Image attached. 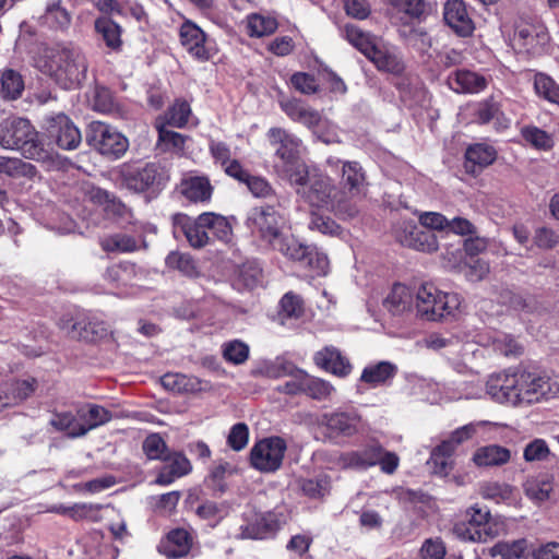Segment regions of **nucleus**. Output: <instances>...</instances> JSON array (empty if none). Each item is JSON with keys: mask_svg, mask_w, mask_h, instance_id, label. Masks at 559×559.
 <instances>
[{"mask_svg": "<svg viewBox=\"0 0 559 559\" xmlns=\"http://www.w3.org/2000/svg\"><path fill=\"white\" fill-rule=\"evenodd\" d=\"M486 391L500 404L525 407L559 395V382L545 374L518 370L491 376Z\"/></svg>", "mask_w": 559, "mask_h": 559, "instance_id": "obj_1", "label": "nucleus"}, {"mask_svg": "<svg viewBox=\"0 0 559 559\" xmlns=\"http://www.w3.org/2000/svg\"><path fill=\"white\" fill-rule=\"evenodd\" d=\"M290 185L296 193L310 206L334 212L341 217H354L358 210L353 204H344L341 193L333 180L316 169L299 168L290 175Z\"/></svg>", "mask_w": 559, "mask_h": 559, "instance_id": "obj_2", "label": "nucleus"}, {"mask_svg": "<svg viewBox=\"0 0 559 559\" xmlns=\"http://www.w3.org/2000/svg\"><path fill=\"white\" fill-rule=\"evenodd\" d=\"M37 68L64 90L79 87L86 79L87 61L75 48H49L36 61Z\"/></svg>", "mask_w": 559, "mask_h": 559, "instance_id": "obj_3", "label": "nucleus"}, {"mask_svg": "<svg viewBox=\"0 0 559 559\" xmlns=\"http://www.w3.org/2000/svg\"><path fill=\"white\" fill-rule=\"evenodd\" d=\"M247 226L253 235L282 254L289 249L296 238L285 231L286 221L273 205L251 209L247 216Z\"/></svg>", "mask_w": 559, "mask_h": 559, "instance_id": "obj_4", "label": "nucleus"}, {"mask_svg": "<svg viewBox=\"0 0 559 559\" xmlns=\"http://www.w3.org/2000/svg\"><path fill=\"white\" fill-rule=\"evenodd\" d=\"M0 145L16 150L29 159L46 162L50 154L38 141V134L27 119L16 118L0 124Z\"/></svg>", "mask_w": 559, "mask_h": 559, "instance_id": "obj_5", "label": "nucleus"}, {"mask_svg": "<svg viewBox=\"0 0 559 559\" xmlns=\"http://www.w3.org/2000/svg\"><path fill=\"white\" fill-rule=\"evenodd\" d=\"M456 293H445L430 283L423 284L416 293V310L420 318L437 321L454 317L461 307Z\"/></svg>", "mask_w": 559, "mask_h": 559, "instance_id": "obj_6", "label": "nucleus"}, {"mask_svg": "<svg viewBox=\"0 0 559 559\" xmlns=\"http://www.w3.org/2000/svg\"><path fill=\"white\" fill-rule=\"evenodd\" d=\"M280 107L289 119L312 130L324 143L338 142L335 124L302 100L283 98L280 100Z\"/></svg>", "mask_w": 559, "mask_h": 559, "instance_id": "obj_7", "label": "nucleus"}, {"mask_svg": "<svg viewBox=\"0 0 559 559\" xmlns=\"http://www.w3.org/2000/svg\"><path fill=\"white\" fill-rule=\"evenodd\" d=\"M267 139L275 148L276 171L290 181V175L299 168H307L300 160L301 141L293 133L283 128H271L267 131Z\"/></svg>", "mask_w": 559, "mask_h": 559, "instance_id": "obj_8", "label": "nucleus"}, {"mask_svg": "<svg viewBox=\"0 0 559 559\" xmlns=\"http://www.w3.org/2000/svg\"><path fill=\"white\" fill-rule=\"evenodd\" d=\"M452 532L459 539L473 543H486L496 535L489 510L477 506L466 510L465 519L457 521Z\"/></svg>", "mask_w": 559, "mask_h": 559, "instance_id": "obj_9", "label": "nucleus"}, {"mask_svg": "<svg viewBox=\"0 0 559 559\" xmlns=\"http://www.w3.org/2000/svg\"><path fill=\"white\" fill-rule=\"evenodd\" d=\"M87 142L102 155L119 158L129 146L127 138L111 126L93 121L90 124Z\"/></svg>", "mask_w": 559, "mask_h": 559, "instance_id": "obj_10", "label": "nucleus"}, {"mask_svg": "<svg viewBox=\"0 0 559 559\" xmlns=\"http://www.w3.org/2000/svg\"><path fill=\"white\" fill-rule=\"evenodd\" d=\"M328 164L335 170H340L338 191L344 193V204H352L349 199L364 195L367 190V177L358 162L329 158Z\"/></svg>", "mask_w": 559, "mask_h": 559, "instance_id": "obj_11", "label": "nucleus"}, {"mask_svg": "<svg viewBox=\"0 0 559 559\" xmlns=\"http://www.w3.org/2000/svg\"><path fill=\"white\" fill-rule=\"evenodd\" d=\"M287 449L284 439L280 437L264 438L254 443L250 451L251 465L262 473H273L283 463Z\"/></svg>", "mask_w": 559, "mask_h": 559, "instance_id": "obj_12", "label": "nucleus"}, {"mask_svg": "<svg viewBox=\"0 0 559 559\" xmlns=\"http://www.w3.org/2000/svg\"><path fill=\"white\" fill-rule=\"evenodd\" d=\"M46 134L62 150H75L82 141L79 128L63 114L47 119Z\"/></svg>", "mask_w": 559, "mask_h": 559, "instance_id": "obj_13", "label": "nucleus"}, {"mask_svg": "<svg viewBox=\"0 0 559 559\" xmlns=\"http://www.w3.org/2000/svg\"><path fill=\"white\" fill-rule=\"evenodd\" d=\"M319 424L334 437H353L364 428L362 418L355 409L325 413Z\"/></svg>", "mask_w": 559, "mask_h": 559, "instance_id": "obj_14", "label": "nucleus"}, {"mask_svg": "<svg viewBox=\"0 0 559 559\" xmlns=\"http://www.w3.org/2000/svg\"><path fill=\"white\" fill-rule=\"evenodd\" d=\"M396 239L406 247L418 251L433 252L438 250V240L431 230L417 226L412 221H403L394 230Z\"/></svg>", "mask_w": 559, "mask_h": 559, "instance_id": "obj_15", "label": "nucleus"}, {"mask_svg": "<svg viewBox=\"0 0 559 559\" xmlns=\"http://www.w3.org/2000/svg\"><path fill=\"white\" fill-rule=\"evenodd\" d=\"M382 445L379 442H372L362 450L335 453L330 463L333 468H355L367 469L376 466Z\"/></svg>", "mask_w": 559, "mask_h": 559, "instance_id": "obj_16", "label": "nucleus"}, {"mask_svg": "<svg viewBox=\"0 0 559 559\" xmlns=\"http://www.w3.org/2000/svg\"><path fill=\"white\" fill-rule=\"evenodd\" d=\"M283 255L292 261L301 263L319 276L325 275L329 269L326 254L314 246L300 243L297 238L294 239V243H290L289 249Z\"/></svg>", "mask_w": 559, "mask_h": 559, "instance_id": "obj_17", "label": "nucleus"}, {"mask_svg": "<svg viewBox=\"0 0 559 559\" xmlns=\"http://www.w3.org/2000/svg\"><path fill=\"white\" fill-rule=\"evenodd\" d=\"M179 36L182 47L192 58L204 62L213 56L205 33L195 23L185 21L180 26Z\"/></svg>", "mask_w": 559, "mask_h": 559, "instance_id": "obj_18", "label": "nucleus"}, {"mask_svg": "<svg viewBox=\"0 0 559 559\" xmlns=\"http://www.w3.org/2000/svg\"><path fill=\"white\" fill-rule=\"evenodd\" d=\"M313 362L317 367L337 378H346L353 371L349 358L337 347L328 345L316 352Z\"/></svg>", "mask_w": 559, "mask_h": 559, "instance_id": "obj_19", "label": "nucleus"}, {"mask_svg": "<svg viewBox=\"0 0 559 559\" xmlns=\"http://www.w3.org/2000/svg\"><path fill=\"white\" fill-rule=\"evenodd\" d=\"M247 523L240 526V537L263 539L281 527V520L274 512H253L246 518Z\"/></svg>", "mask_w": 559, "mask_h": 559, "instance_id": "obj_20", "label": "nucleus"}, {"mask_svg": "<svg viewBox=\"0 0 559 559\" xmlns=\"http://www.w3.org/2000/svg\"><path fill=\"white\" fill-rule=\"evenodd\" d=\"M175 233H182L193 248H202L211 241L205 221H201V214L192 218L186 214L174 216Z\"/></svg>", "mask_w": 559, "mask_h": 559, "instance_id": "obj_21", "label": "nucleus"}, {"mask_svg": "<svg viewBox=\"0 0 559 559\" xmlns=\"http://www.w3.org/2000/svg\"><path fill=\"white\" fill-rule=\"evenodd\" d=\"M179 190L188 201L207 204L212 199L214 187L207 176L191 171L182 177Z\"/></svg>", "mask_w": 559, "mask_h": 559, "instance_id": "obj_22", "label": "nucleus"}, {"mask_svg": "<svg viewBox=\"0 0 559 559\" xmlns=\"http://www.w3.org/2000/svg\"><path fill=\"white\" fill-rule=\"evenodd\" d=\"M158 176L155 164H146L143 167L126 166L121 169V185L134 192H143L152 187Z\"/></svg>", "mask_w": 559, "mask_h": 559, "instance_id": "obj_23", "label": "nucleus"}, {"mask_svg": "<svg viewBox=\"0 0 559 559\" xmlns=\"http://www.w3.org/2000/svg\"><path fill=\"white\" fill-rule=\"evenodd\" d=\"M443 17L449 27L459 36H469L474 31L473 20L462 0H448L443 8Z\"/></svg>", "mask_w": 559, "mask_h": 559, "instance_id": "obj_24", "label": "nucleus"}, {"mask_svg": "<svg viewBox=\"0 0 559 559\" xmlns=\"http://www.w3.org/2000/svg\"><path fill=\"white\" fill-rule=\"evenodd\" d=\"M37 382L34 378L16 380L0 388V411L21 404L36 390Z\"/></svg>", "mask_w": 559, "mask_h": 559, "instance_id": "obj_25", "label": "nucleus"}, {"mask_svg": "<svg viewBox=\"0 0 559 559\" xmlns=\"http://www.w3.org/2000/svg\"><path fill=\"white\" fill-rule=\"evenodd\" d=\"M525 496L535 504L556 501V490L552 477L546 475L533 476L523 484Z\"/></svg>", "mask_w": 559, "mask_h": 559, "instance_id": "obj_26", "label": "nucleus"}, {"mask_svg": "<svg viewBox=\"0 0 559 559\" xmlns=\"http://www.w3.org/2000/svg\"><path fill=\"white\" fill-rule=\"evenodd\" d=\"M497 158L496 148L487 143L469 145L465 152V169L467 173L477 174L491 165Z\"/></svg>", "mask_w": 559, "mask_h": 559, "instance_id": "obj_27", "label": "nucleus"}, {"mask_svg": "<svg viewBox=\"0 0 559 559\" xmlns=\"http://www.w3.org/2000/svg\"><path fill=\"white\" fill-rule=\"evenodd\" d=\"M448 85L455 93L475 94L486 88L487 81L476 72L461 69L448 76Z\"/></svg>", "mask_w": 559, "mask_h": 559, "instance_id": "obj_28", "label": "nucleus"}, {"mask_svg": "<svg viewBox=\"0 0 559 559\" xmlns=\"http://www.w3.org/2000/svg\"><path fill=\"white\" fill-rule=\"evenodd\" d=\"M193 537L185 528L170 531L159 545V551L168 558H180L186 556L192 547Z\"/></svg>", "mask_w": 559, "mask_h": 559, "instance_id": "obj_29", "label": "nucleus"}, {"mask_svg": "<svg viewBox=\"0 0 559 559\" xmlns=\"http://www.w3.org/2000/svg\"><path fill=\"white\" fill-rule=\"evenodd\" d=\"M168 124L162 122V119H157L155 122V128L158 132L157 139V148L164 153H171L177 156L185 155L186 142L189 139L188 136L169 130L167 128Z\"/></svg>", "mask_w": 559, "mask_h": 559, "instance_id": "obj_30", "label": "nucleus"}, {"mask_svg": "<svg viewBox=\"0 0 559 559\" xmlns=\"http://www.w3.org/2000/svg\"><path fill=\"white\" fill-rule=\"evenodd\" d=\"M165 464L156 478V484L167 486L176 478L187 475L191 471L190 461L181 453L166 455Z\"/></svg>", "mask_w": 559, "mask_h": 559, "instance_id": "obj_31", "label": "nucleus"}, {"mask_svg": "<svg viewBox=\"0 0 559 559\" xmlns=\"http://www.w3.org/2000/svg\"><path fill=\"white\" fill-rule=\"evenodd\" d=\"M69 334L73 338L96 342L108 334V328L103 321L84 317L72 324Z\"/></svg>", "mask_w": 559, "mask_h": 559, "instance_id": "obj_32", "label": "nucleus"}, {"mask_svg": "<svg viewBox=\"0 0 559 559\" xmlns=\"http://www.w3.org/2000/svg\"><path fill=\"white\" fill-rule=\"evenodd\" d=\"M76 415L81 420L82 428L79 429V433L84 436L99 426H103L111 420V413L97 404H86L76 411Z\"/></svg>", "mask_w": 559, "mask_h": 559, "instance_id": "obj_33", "label": "nucleus"}, {"mask_svg": "<svg viewBox=\"0 0 559 559\" xmlns=\"http://www.w3.org/2000/svg\"><path fill=\"white\" fill-rule=\"evenodd\" d=\"M397 373L396 365L390 361H379L366 366L360 374V381L377 388L390 382Z\"/></svg>", "mask_w": 559, "mask_h": 559, "instance_id": "obj_34", "label": "nucleus"}, {"mask_svg": "<svg viewBox=\"0 0 559 559\" xmlns=\"http://www.w3.org/2000/svg\"><path fill=\"white\" fill-rule=\"evenodd\" d=\"M95 32L100 36L107 49L119 52L122 49V28L108 16L95 20Z\"/></svg>", "mask_w": 559, "mask_h": 559, "instance_id": "obj_35", "label": "nucleus"}, {"mask_svg": "<svg viewBox=\"0 0 559 559\" xmlns=\"http://www.w3.org/2000/svg\"><path fill=\"white\" fill-rule=\"evenodd\" d=\"M162 385L175 393H197L204 389L199 378L183 373L168 372L160 378Z\"/></svg>", "mask_w": 559, "mask_h": 559, "instance_id": "obj_36", "label": "nucleus"}, {"mask_svg": "<svg viewBox=\"0 0 559 559\" xmlns=\"http://www.w3.org/2000/svg\"><path fill=\"white\" fill-rule=\"evenodd\" d=\"M392 16L403 23L420 20L427 9L426 0H388Z\"/></svg>", "mask_w": 559, "mask_h": 559, "instance_id": "obj_37", "label": "nucleus"}, {"mask_svg": "<svg viewBox=\"0 0 559 559\" xmlns=\"http://www.w3.org/2000/svg\"><path fill=\"white\" fill-rule=\"evenodd\" d=\"M413 293L404 284L396 283L383 300V307L392 314H402L411 310L413 305Z\"/></svg>", "mask_w": 559, "mask_h": 559, "instance_id": "obj_38", "label": "nucleus"}, {"mask_svg": "<svg viewBox=\"0 0 559 559\" xmlns=\"http://www.w3.org/2000/svg\"><path fill=\"white\" fill-rule=\"evenodd\" d=\"M546 39L547 36L545 33L530 24L519 25L513 36L514 46L527 52H534Z\"/></svg>", "mask_w": 559, "mask_h": 559, "instance_id": "obj_39", "label": "nucleus"}, {"mask_svg": "<svg viewBox=\"0 0 559 559\" xmlns=\"http://www.w3.org/2000/svg\"><path fill=\"white\" fill-rule=\"evenodd\" d=\"M99 245L106 252L129 253L139 249V239L126 233H115L102 237Z\"/></svg>", "mask_w": 559, "mask_h": 559, "instance_id": "obj_40", "label": "nucleus"}, {"mask_svg": "<svg viewBox=\"0 0 559 559\" xmlns=\"http://www.w3.org/2000/svg\"><path fill=\"white\" fill-rule=\"evenodd\" d=\"M246 33L250 37H264L272 35L278 27L275 17L261 13H251L245 20Z\"/></svg>", "mask_w": 559, "mask_h": 559, "instance_id": "obj_41", "label": "nucleus"}, {"mask_svg": "<svg viewBox=\"0 0 559 559\" xmlns=\"http://www.w3.org/2000/svg\"><path fill=\"white\" fill-rule=\"evenodd\" d=\"M342 34L350 45L366 57L373 51L374 46L379 41L376 37L371 36V34L364 32L354 24H346L342 29Z\"/></svg>", "mask_w": 559, "mask_h": 559, "instance_id": "obj_42", "label": "nucleus"}, {"mask_svg": "<svg viewBox=\"0 0 559 559\" xmlns=\"http://www.w3.org/2000/svg\"><path fill=\"white\" fill-rule=\"evenodd\" d=\"M367 58L381 71L400 73L403 70V64L400 59L379 41Z\"/></svg>", "mask_w": 559, "mask_h": 559, "instance_id": "obj_43", "label": "nucleus"}, {"mask_svg": "<svg viewBox=\"0 0 559 559\" xmlns=\"http://www.w3.org/2000/svg\"><path fill=\"white\" fill-rule=\"evenodd\" d=\"M520 133L523 140L535 150L548 152L552 150L555 145L552 134L536 126H524Z\"/></svg>", "mask_w": 559, "mask_h": 559, "instance_id": "obj_44", "label": "nucleus"}, {"mask_svg": "<svg viewBox=\"0 0 559 559\" xmlns=\"http://www.w3.org/2000/svg\"><path fill=\"white\" fill-rule=\"evenodd\" d=\"M473 460L478 466L502 465L510 460V451L500 445H488L477 450Z\"/></svg>", "mask_w": 559, "mask_h": 559, "instance_id": "obj_45", "label": "nucleus"}, {"mask_svg": "<svg viewBox=\"0 0 559 559\" xmlns=\"http://www.w3.org/2000/svg\"><path fill=\"white\" fill-rule=\"evenodd\" d=\"M201 221H205L211 239L216 238L224 242L230 240L233 230L226 217L213 212H205L201 214Z\"/></svg>", "mask_w": 559, "mask_h": 559, "instance_id": "obj_46", "label": "nucleus"}, {"mask_svg": "<svg viewBox=\"0 0 559 559\" xmlns=\"http://www.w3.org/2000/svg\"><path fill=\"white\" fill-rule=\"evenodd\" d=\"M534 91L538 97L559 106V85L549 75L542 72L536 73Z\"/></svg>", "mask_w": 559, "mask_h": 559, "instance_id": "obj_47", "label": "nucleus"}, {"mask_svg": "<svg viewBox=\"0 0 559 559\" xmlns=\"http://www.w3.org/2000/svg\"><path fill=\"white\" fill-rule=\"evenodd\" d=\"M191 116V107L190 104L183 99H177L175 103L168 108L162 122L165 124L175 127V128H183Z\"/></svg>", "mask_w": 559, "mask_h": 559, "instance_id": "obj_48", "label": "nucleus"}, {"mask_svg": "<svg viewBox=\"0 0 559 559\" xmlns=\"http://www.w3.org/2000/svg\"><path fill=\"white\" fill-rule=\"evenodd\" d=\"M41 20L50 28L64 29L69 26L71 17L68 11L61 7L60 1H53L47 5Z\"/></svg>", "mask_w": 559, "mask_h": 559, "instance_id": "obj_49", "label": "nucleus"}, {"mask_svg": "<svg viewBox=\"0 0 559 559\" xmlns=\"http://www.w3.org/2000/svg\"><path fill=\"white\" fill-rule=\"evenodd\" d=\"M301 384L305 394L320 401L330 397L335 390L329 381L310 376L307 372Z\"/></svg>", "mask_w": 559, "mask_h": 559, "instance_id": "obj_50", "label": "nucleus"}, {"mask_svg": "<svg viewBox=\"0 0 559 559\" xmlns=\"http://www.w3.org/2000/svg\"><path fill=\"white\" fill-rule=\"evenodd\" d=\"M23 91L22 75L12 69L4 70L1 75V95L7 99H16Z\"/></svg>", "mask_w": 559, "mask_h": 559, "instance_id": "obj_51", "label": "nucleus"}, {"mask_svg": "<svg viewBox=\"0 0 559 559\" xmlns=\"http://www.w3.org/2000/svg\"><path fill=\"white\" fill-rule=\"evenodd\" d=\"M527 550L526 539H518L512 542H499L490 549L492 557L500 556L501 559H520Z\"/></svg>", "mask_w": 559, "mask_h": 559, "instance_id": "obj_52", "label": "nucleus"}, {"mask_svg": "<svg viewBox=\"0 0 559 559\" xmlns=\"http://www.w3.org/2000/svg\"><path fill=\"white\" fill-rule=\"evenodd\" d=\"M50 425L59 431H67L71 438L83 437V433H79V429L82 428L81 420L78 415H73L69 412L55 414L50 420Z\"/></svg>", "mask_w": 559, "mask_h": 559, "instance_id": "obj_53", "label": "nucleus"}, {"mask_svg": "<svg viewBox=\"0 0 559 559\" xmlns=\"http://www.w3.org/2000/svg\"><path fill=\"white\" fill-rule=\"evenodd\" d=\"M223 357L233 365H241L249 358V346L239 340L226 342L222 346Z\"/></svg>", "mask_w": 559, "mask_h": 559, "instance_id": "obj_54", "label": "nucleus"}, {"mask_svg": "<svg viewBox=\"0 0 559 559\" xmlns=\"http://www.w3.org/2000/svg\"><path fill=\"white\" fill-rule=\"evenodd\" d=\"M34 166L16 157L0 156V173L10 177L32 176Z\"/></svg>", "mask_w": 559, "mask_h": 559, "instance_id": "obj_55", "label": "nucleus"}, {"mask_svg": "<svg viewBox=\"0 0 559 559\" xmlns=\"http://www.w3.org/2000/svg\"><path fill=\"white\" fill-rule=\"evenodd\" d=\"M304 302L301 298L294 294L287 293L281 299L280 317L284 319H298L304 314Z\"/></svg>", "mask_w": 559, "mask_h": 559, "instance_id": "obj_56", "label": "nucleus"}, {"mask_svg": "<svg viewBox=\"0 0 559 559\" xmlns=\"http://www.w3.org/2000/svg\"><path fill=\"white\" fill-rule=\"evenodd\" d=\"M330 477L328 475H318L314 478L302 479L300 487L302 492L310 498H321L330 490Z\"/></svg>", "mask_w": 559, "mask_h": 559, "instance_id": "obj_57", "label": "nucleus"}, {"mask_svg": "<svg viewBox=\"0 0 559 559\" xmlns=\"http://www.w3.org/2000/svg\"><path fill=\"white\" fill-rule=\"evenodd\" d=\"M135 274V265L132 263H119L109 266L106 271L105 277L112 284L127 285Z\"/></svg>", "mask_w": 559, "mask_h": 559, "instance_id": "obj_58", "label": "nucleus"}, {"mask_svg": "<svg viewBox=\"0 0 559 559\" xmlns=\"http://www.w3.org/2000/svg\"><path fill=\"white\" fill-rule=\"evenodd\" d=\"M143 452L150 460L166 459L167 445L159 433H151L143 441Z\"/></svg>", "mask_w": 559, "mask_h": 559, "instance_id": "obj_59", "label": "nucleus"}, {"mask_svg": "<svg viewBox=\"0 0 559 559\" xmlns=\"http://www.w3.org/2000/svg\"><path fill=\"white\" fill-rule=\"evenodd\" d=\"M249 441V428L245 423L235 424L227 436V444L234 451L243 450Z\"/></svg>", "mask_w": 559, "mask_h": 559, "instance_id": "obj_60", "label": "nucleus"}, {"mask_svg": "<svg viewBox=\"0 0 559 559\" xmlns=\"http://www.w3.org/2000/svg\"><path fill=\"white\" fill-rule=\"evenodd\" d=\"M480 493L485 499L506 501L512 497V487L507 484L487 483L481 486Z\"/></svg>", "mask_w": 559, "mask_h": 559, "instance_id": "obj_61", "label": "nucleus"}, {"mask_svg": "<svg viewBox=\"0 0 559 559\" xmlns=\"http://www.w3.org/2000/svg\"><path fill=\"white\" fill-rule=\"evenodd\" d=\"M166 265L170 269H176L186 275H193L195 273V265L190 255L180 252H170L166 257Z\"/></svg>", "mask_w": 559, "mask_h": 559, "instance_id": "obj_62", "label": "nucleus"}, {"mask_svg": "<svg viewBox=\"0 0 559 559\" xmlns=\"http://www.w3.org/2000/svg\"><path fill=\"white\" fill-rule=\"evenodd\" d=\"M290 83L301 94L311 95L318 92L319 84L312 74L297 72L292 75Z\"/></svg>", "mask_w": 559, "mask_h": 559, "instance_id": "obj_63", "label": "nucleus"}, {"mask_svg": "<svg viewBox=\"0 0 559 559\" xmlns=\"http://www.w3.org/2000/svg\"><path fill=\"white\" fill-rule=\"evenodd\" d=\"M533 241L542 250H552L559 243V235L548 227H538L534 233Z\"/></svg>", "mask_w": 559, "mask_h": 559, "instance_id": "obj_64", "label": "nucleus"}]
</instances>
